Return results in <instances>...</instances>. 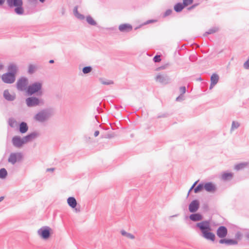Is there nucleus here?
<instances>
[{"mask_svg": "<svg viewBox=\"0 0 249 249\" xmlns=\"http://www.w3.org/2000/svg\"><path fill=\"white\" fill-rule=\"evenodd\" d=\"M6 2L8 6L10 8L15 7L14 12L18 15L31 14L35 12L36 6L29 5L28 2L27 5L25 6L26 13H24L22 0H6Z\"/></svg>", "mask_w": 249, "mask_h": 249, "instance_id": "1", "label": "nucleus"}, {"mask_svg": "<svg viewBox=\"0 0 249 249\" xmlns=\"http://www.w3.org/2000/svg\"><path fill=\"white\" fill-rule=\"evenodd\" d=\"M53 114V110L52 108H45L38 112L34 116V119L39 123H44L48 121Z\"/></svg>", "mask_w": 249, "mask_h": 249, "instance_id": "2", "label": "nucleus"}, {"mask_svg": "<svg viewBox=\"0 0 249 249\" xmlns=\"http://www.w3.org/2000/svg\"><path fill=\"white\" fill-rule=\"evenodd\" d=\"M42 84L39 82H36L28 86L26 92L28 95L32 96L36 93H42Z\"/></svg>", "mask_w": 249, "mask_h": 249, "instance_id": "3", "label": "nucleus"}, {"mask_svg": "<svg viewBox=\"0 0 249 249\" xmlns=\"http://www.w3.org/2000/svg\"><path fill=\"white\" fill-rule=\"evenodd\" d=\"M26 105L29 107H35L43 103L42 100L35 96L28 97L25 100Z\"/></svg>", "mask_w": 249, "mask_h": 249, "instance_id": "4", "label": "nucleus"}, {"mask_svg": "<svg viewBox=\"0 0 249 249\" xmlns=\"http://www.w3.org/2000/svg\"><path fill=\"white\" fill-rule=\"evenodd\" d=\"M196 226L200 230L202 234L204 232L212 230L210 221L208 220H204L197 223Z\"/></svg>", "mask_w": 249, "mask_h": 249, "instance_id": "5", "label": "nucleus"}, {"mask_svg": "<svg viewBox=\"0 0 249 249\" xmlns=\"http://www.w3.org/2000/svg\"><path fill=\"white\" fill-rule=\"evenodd\" d=\"M28 80L26 77H22L17 82V88L18 90L24 91L27 90Z\"/></svg>", "mask_w": 249, "mask_h": 249, "instance_id": "6", "label": "nucleus"}, {"mask_svg": "<svg viewBox=\"0 0 249 249\" xmlns=\"http://www.w3.org/2000/svg\"><path fill=\"white\" fill-rule=\"evenodd\" d=\"M23 158V155L20 152L11 153L8 158V161L14 165L17 162H19Z\"/></svg>", "mask_w": 249, "mask_h": 249, "instance_id": "7", "label": "nucleus"}, {"mask_svg": "<svg viewBox=\"0 0 249 249\" xmlns=\"http://www.w3.org/2000/svg\"><path fill=\"white\" fill-rule=\"evenodd\" d=\"M51 228L48 226H44L39 229L37 233L44 239L49 238L51 235Z\"/></svg>", "mask_w": 249, "mask_h": 249, "instance_id": "8", "label": "nucleus"}, {"mask_svg": "<svg viewBox=\"0 0 249 249\" xmlns=\"http://www.w3.org/2000/svg\"><path fill=\"white\" fill-rule=\"evenodd\" d=\"M12 142L13 145L17 148H20L22 147L24 144L26 143L25 140L24 139V137L21 138L18 136L13 137Z\"/></svg>", "mask_w": 249, "mask_h": 249, "instance_id": "9", "label": "nucleus"}, {"mask_svg": "<svg viewBox=\"0 0 249 249\" xmlns=\"http://www.w3.org/2000/svg\"><path fill=\"white\" fill-rule=\"evenodd\" d=\"M1 78L4 83L12 84L16 80V76L14 74H12L10 72H7L2 75Z\"/></svg>", "mask_w": 249, "mask_h": 249, "instance_id": "10", "label": "nucleus"}, {"mask_svg": "<svg viewBox=\"0 0 249 249\" xmlns=\"http://www.w3.org/2000/svg\"><path fill=\"white\" fill-rule=\"evenodd\" d=\"M156 81L163 84H167L170 81V79L168 76L166 74H158L155 77Z\"/></svg>", "mask_w": 249, "mask_h": 249, "instance_id": "11", "label": "nucleus"}, {"mask_svg": "<svg viewBox=\"0 0 249 249\" xmlns=\"http://www.w3.org/2000/svg\"><path fill=\"white\" fill-rule=\"evenodd\" d=\"M228 234L227 228L224 226H221L218 228L216 231L217 236L220 238H225Z\"/></svg>", "mask_w": 249, "mask_h": 249, "instance_id": "12", "label": "nucleus"}, {"mask_svg": "<svg viewBox=\"0 0 249 249\" xmlns=\"http://www.w3.org/2000/svg\"><path fill=\"white\" fill-rule=\"evenodd\" d=\"M199 207V202L197 200H193L189 205V210L191 213L196 212Z\"/></svg>", "mask_w": 249, "mask_h": 249, "instance_id": "13", "label": "nucleus"}, {"mask_svg": "<svg viewBox=\"0 0 249 249\" xmlns=\"http://www.w3.org/2000/svg\"><path fill=\"white\" fill-rule=\"evenodd\" d=\"M219 243L221 244H225L227 246L236 245L238 244L236 240L234 239L221 238L219 240Z\"/></svg>", "mask_w": 249, "mask_h": 249, "instance_id": "14", "label": "nucleus"}, {"mask_svg": "<svg viewBox=\"0 0 249 249\" xmlns=\"http://www.w3.org/2000/svg\"><path fill=\"white\" fill-rule=\"evenodd\" d=\"M3 97L8 101H13L16 98L15 93L10 94L8 89H5L3 91Z\"/></svg>", "mask_w": 249, "mask_h": 249, "instance_id": "15", "label": "nucleus"}, {"mask_svg": "<svg viewBox=\"0 0 249 249\" xmlns=\"http://www.w3.org/2000/svg\"><path fill=\"white\" fill-rule=\"evenodd\" d=\"M39 136V133L36 131H34L26 136L24 137V139L25 140L26 143L32 141L35 139Z\"/></svg>", "mask_w": 249, "mask_h": 249, "instance_id": "16", "label": "nucleus"}, {"mask_svg": "<svg viewBox=\"0 0 249 249\" xmlns=\"http://www.w3.org/2000/svg\"><path fill=\"white\" fill-rule=\"evenodd\" d=\"M119 30L121 32H129L132 30V26L128 23L122 24L119 25Z\"/></svg>", "mask_w": 249, "mask_h": 249, "instance_id": "17", "label": "nucleus"}, {"mask_svg": "<svg viewBox=\"0 0 249 249\" xmlns=\"http://www.w3.org/2000/svg\"><path fill=\"white\" fill-rule=\"evenodd\" d=\"M204 188L208 192H214L216 190L215 185L211 182L206 183L204 185Z\"/></svg>", "mask_w": 249, "mask_h": 249, "instance_id": "18", "label": "nucleus"}, {"mask_svg": "<svg viewBox=\"0 0 249 249\" xmlns=\"http://www.w3.org/2000/svg\"><path fill=\"white\" fill-rule=\"evenodd\" d=\"M211 231H208L204 232L202 234V236L207 240L214 242L215 239V235L213 233L211 232Z\"/></svg>", "mask_w": 249, "mask_h": 249, "instance_id": "19", "label": "nucleus"}, {"mask_svg": "<svg viewBox=\"0 0 249 249\" xmlns=\"http://www.w3.org/2000/svg\"><path fill=\"white\" fill-rule=\"evenodd\" d=\"M211 231H208L204 232L202 234V236L207 240L214 242L215 239V235L213 233L211 232Z\"/></svg>", "mask_w": 249, "mask_h": 249, "instance_id": "20", "label": "nucleus"}, {"mask_svg": "<svg viewBox=\"0 0 249 249\" xmlns=\"http://www.w3.org/2000/svg\"><path fill=\"white\" fill-rule=\"evenodd\" d=\"M219 76L216 73H213L211 76V84L210 89H212L218 82Z\"/></svg>", "mask_w": 249, "mask_h": 249, "instance_id": "21", "label": "nucleus"}, {"mask_svg": "<svg viewBox=\"0 0 249 249\" xmlns=\"http://www.w3.org/2000/svg\"><path fill=\"white\" fill-rule=\"evenodd\" d=\"M189 218L191 220L196 222L202 220L203 216L199 213H195L190 214Z\"/></svg>", "mask_w": 249, "mask_h": 249, "instance_id": "22", "label": "nucleus"}, {"mask_svg": "<svg viewBox=\"0 0 249 249\" xmlns=\"http://www.w3.org/2000/svg\"><path fill=\"white\" fill-rule=\"evenodd\" d=\"M28 128L27 124L24 122H21L19 124V131L22 134L26 133Z\"/></svg>", "mask_w": 249, "mask_h": 249, "instance_id": "23", "label": "nucleus"}, {"mask_svg": "<svg viewBox=\"0 0 249 249\" xmlns=\"http://www.w3.org/2000/svg\"><path fill=\"white\" fill-rule=\"evenodd\" d=\"M18 71L17 65L14 63L10 64L8 67V72H10L12 74L16 76Z\"/></svg>", "mask_w": 249, "mask_h": 249, "instance_id": "24", "label": "nucleus"}, {"mask_svg": "<svg viewBox=\"0 0 249 249\" xmlns=\"http://www.w3.org/2000/svg\"><path fill=\"white\" fill-rule=\"evenodd\" d=\"M233 174L232 173L224 172L222 174L221 178L224 181H229L232 179Z\"/></svg>", "mask_w": 249, "mask_h": 249, "instance_id": "25", "label": "nucleus"}, {"mask_svg": "<svg viewBox=\"0 0 249 249\" xmlns=\"http://www.w3.org/2000/svg\"><path fill=\"white\" fill-rule=\"evenodd\" d=\"M68 205L72 208H74L77 205V201L74 197H69L67 199Z\"/></svg>", "mask_w": 249, "mask_h": 249, "instance_id": "26", "label": "nucleus"}, {"mask_svg": "<svg viewBox=\"0 0 249 249\" xmlns=\"http://www.w3.org/2000/svg\"><path fill=\"white\" fill-rule=\"evenodd\" d=\"M184 4L181 2H178L174 5V10L178 13L180 12L185 7Z\"/></svg>", "mask_w": 249, "mask_h": 249, "instance_id": "27", "label": "nucleus"}, {"mask_svg": "<svg viewBox=\"0 0 249 249\" xmlns=\"http://www.w3.org/2000/svg\"><path fill=\"white\" fill-rule=\"evenodd\" d=\"M248 165V162H241V163H239L238 164H236L235 166H234V169L237 170V171H239L240 170H242L244 168H245V167H246Z\"/></svg>", "mask_w": 249, "mask_h": 249, "instance_id": "28", "label": "nucleus"}, {"mask_svg": "<svg viewBox=\"0 0 249 249\" xmlns=\"http://www.w3.org/2000/svg\"><path fill=\"white\" fill-rule=\"evenodd\" d=\"M86 20L87 22L90 25L96 26L97 25L96 22L90 16H88L87 17Z\"/></svg>", "mask_w": 249, "mask_h": 249, "instance_id": "29", "label": "nucleus"}, {"mask_svg": "<svg viewBox=\"0 0 249 249\" xmlns=\"http://www.w3.org/2000/svg\"><path fill=\"white\" fill-rule=\"evenodd\" d=\"M7 176V172L6 170L4 168H1L0 169V178H5Z\"/></svg>", "mask_w": 249, "mask_h": 249, "instance_id": "30", "label": "nucleus"}, {"mask_svg": "<svg viewBox=\"0 0 249 249\" xmlns=\"http://www.w3.org/2000/svg\"><path fill=\"white\" fill-rule=\"evenodd\" d=\"M121 232V234L123 236H125L128 238L133 239H134V238H135L133 234H132L130 233H128L124 230H122Z\"/></svg>", "mask_w": 249, "mask_h": 249, "instance_id": "31", "label": "nucleus"}, {"mask_svg": "<svg viewBox=\"0 0 249 249\" xmlns=\"http://www.w3.org/2000/svg\"><path fill=\"white\" fill-rule=\"evenodd\" d=\"M218 28H216V27L211 28L210 29H209L208 31L206 32L204 35L205 36V35L213 34V33H215L216 32H217L218 31Z\"/></svg>", "mask_w": 249, "mask_h": 249, "instance_id": "32", "label": "nucleus"}, {"mask_svg": "<svg viewBox=\"0 0 249 249\" xmlns=\"http://www.w3.org/2000/svg\"><path fill=\"white\" fill-rule=\"evenodd\" d=\"M204 188V185L202 183H200L194 189V192L195 193H198L201 191Z\"/></svg>", "mask_w": 249, "mask_h": 249, "instance_id": "33", "label": "nucleus"}, {"mask_svg": "<svg viewBox=\"0 0 249 249\" xmlns=\"http://www.w3.org/2000/svg\"><path fill=\"white\" fill-rule=\"evenodd\" d=\"M92 69L91 66H86L83 68L82 71L84 74H87L90 72Z\"/></svg>", "mask_w": 249, "mask_h": 249, "instance_id": "34", "label": "nucleus"}, {"mask_svg": "<svg viewBox=\"0 0 249 249\" xmlns=\"http://www.w3.org/2000/svg\"><path fill=\"white\" fill-rule=\"evenodd\" d=\"M240 126V124L237 122H235V121H233L232 122V124H231V131L234 129H236L237 128H238Z\"/></svg>", "mask_w": 249, "mask_h": 249, "instance_id": "35", "label": "nucleus"}, {"mask_svg": "<svg viewBox=\"0 0 249 249\" xmlns=\"http://www.w3.org/2000/svg\"><path fill=\"white\" fill-rule=\"evenodd\" d=\"M35 69L36 67L34 65L31 64L29 66L28 72L30 74H33L35 72Z\"/></svg>", "mask_w": 249, "mask_h": 249, "instance_id": "36", "label": "nucleus"}, {"mask_svg": "<svg viewBox=\"0 0 249 249\" xmlns=\"http://www.w3.org/2000/svg\"><path fill=\"white\" fill-rule=\"evenodd\" d=\"M100 81L102 84H103L104 85H109L110 84H112L113 83V81L111 80L105 81V80H104V79H103L102 78L100 79Z\"/></svg>", "mask_w": 249, "mask_h": 249, "instance_id": "37", "label": "nucleus"}, {"mask_svg": "<svg viewBox=\"0 0 249 249\" xmlns=\"http://www.w3.org/2000/svg\"><path fill=\"white\" fill-rule=\"evenodd\" d=\"M194 0H183V4L185 7L192 4Z\"/></svg>", "mask_w": 249, "mask_h": 249, "instance_id": "38", "label": "nucleus"}, {"mask_svg": "<svg viewBox=\"0 0 249 249\" xmlns=\"http://www.w3.org/2000/svg\"><path fill=\"white\" fill-rule=\"evenodd\" d=\"M153 61L156 62H160L161 61L160 56V55H156L153 58Z\"/></svg>", "mask_w": 249, "mask_h": 249, "instance_id": "39", "label": "nucleus"}, {"mask_svg": "<svg viewBox=\"0 0 249 249\" xmlns=\"http://www.w3.org/2000/svg\"><path fill=\"white\" fill-rule=\"evenodd\" d=\"M29 5H32L34 6H36V4L37 2V0H28Z\"/></svg>", "mask_w": 249, "mask_h": 249, "instance_id": "40", "label": "nucleus"}, {"mask_svg": "<svg viewBox=\"0 0 249 249\" xmlns=\"http://www.w3.org/2000/svg\"><path fill=\"white\" fill-rule=\"evenodd\" d=\"M172 13V9H167L166 10V11L164 12L163 17H166L167 16H168L170 15Z\"/></svg>", "mask_w": 249, "mask_h": 249, "instance_id": "41", "label": "nucleus"}, {"mask_svg": "<svg viewBox=\"0 0 249 249\" xmlns=\"http://www.w3.org/2000/svg\"><path fill=\"white\" fill-rule=\"evenodd\" d=\"M186 90V87L185 86H182V87H180L179 91L180 92V95H183V94L185 93Z\"/></svg>", "mask_w": 249, "mask_h": 249, "instance_id": "42", "label": "nucleus"}, {"mask_svg": "<svg viewBox=\"0 0 249 249\" xmlns=\"http://www.w3.org/2000/svg\"><path fill=\"white\" fill-rule=\"evenodd\" d=\"M244 67L247 70L249 69V58L244 63Z\"/></svg>", "mask_w": 249, "mask_h": 249, "instance_id": "43", "label": "nucleus"}, {"mask_svg": "<svg viewBox=\"0 0 249 249\" xmlns=\"http://www.w3.org/2000/svg\"><path fill=\"white\" fill-rule=\"evenodd\" d=\"M184 99V96L180 94L179 96H178V97H177L176 101L179 102V101H183Z\"/></svg>", "mask_w": 249, "mask_h": 249, "instance_id": "44", "label": "nucleus"}, {"mask_svg": "<svg viewBox=\"0 0 249 249\" xmlns=\"http://www.w3.org/2000/svg\"><path fill=\"white\" fill-rule=\"evenodd\" d=\"M76 18L80 20H83L85 19V16L81 14H79V15L76 17Z\"/></svg>", "mask_w": 249, "mask_h": 249, "instance_id": "45", "label": "nucleus"}, {"mask_svg": "<svg viewBox=\"0 0 249 249\" xmlns=\"http://www.w3.org/2000/svg\"><path fill=\"white\" fill-rule=\"evenodd\" d=\"M197 5H198V4H197V3L194 4L192 5V6L189 7L187 8V10L188 11H190V10L193 9L194 8H195Z\"/></svg>", "mask_w": 249, "mask_h": 249, "instance_id": "46", "label": "nucleus"}, {"mask_svg": "<svg viewBox=\"0 0 249 249\" xmlns=\"http://www.w3.org/2000/svg\"><path fill=\"white\" fill-rule=\"evenodd\" d=\"M198 182V181H196L194 183V184L192 186V187H191V188L190 189L188 193V194H187V196H189V194L190 193V192L192 191V190L194 188V187H195V186L197 182Z\"/></svg>", "mask_w": 249, "mask_h": 249, "instance_id": "47", "label": "nucleus"}, {"mask_svg": "<svg viewBox=\"0 0 249 249\" xmlns=\"http://www.w3.org/2000/svg\"><path fill=\"white\" fill-rule=\"evenodd\" d=\"M78 12V7H77V6H75L74 7V9H73V14H74V15H75V14H76Z\"/></svg>", "mask_w": 249, "mask_h": 249, "instance_id": "48", "label": "nucleus"}, {"mask_svg": "<svg viewBox=\"0 0 249 249\" xmlns=\"http://www.w3.org/2000/svg\"><path fill=\"white\" fill-rule=\"evenodd\" d=\"M99 134V131L98 130H96L94 132V136L96 137L98 136Z\"/></svg>", "mask_w": 249, "mask_h": 249, "instance_id": "49", "label": "nucleus"}, {"mask_svg": "<svg viewBox=\"0 0 249 249\" xmlns=\"http://www.w3.org/2000/svg\"><path fill=\"white\" fill-rule=\"evenodd\" d=\"M13 123H14V122H13L12 120H11V119H10V120L9 121V125L11 126V127H13Z\"/></svg>", "mask_w": 249, "mask_h": 249, "instance_id": "50", "label": "nucleus"}, {"mask_svg": "<svg viewBox=\"0 0 249 249\" xmlns=\"http://www.w3.org/2000/svg\"><path fill=\"white\" fill-rule=\"evenodd\" d=\"M245 236L249 240V231L245 233Z\"/></svg>", "mask_w": 249, "mask_h": 249, "instance_id": "51", "label": "nucleus"}, {"mask_svg": "<svg viewBox=\"0 0 249 249\" xmlns=\"http://www.w3.org/2000/svg\"><path fill=\"white\" fill-rule=\"evenodd\" d=\"M54 170V168H51L47 169V171H53Z\"/></svg>", "mask_w": 249, "mask_h": 249, "instance_id": "52", "label": "nucleus"}, {"mask_svg": "<svg viewBox=\"0 0 249 249\" xmlns=\"http://www.w3.org/2000/svg\"><path fill=\"white\" fill-rule=\"evenodd\" d=\"M5 2V0H0V6L2 5Z\"/></svg>", "mask_w": 249, "mask_h": 249, "instance_id": "53", "label": "nucleus"}, {"mask_svg": "<svg viewBox=\"0 0 249 249\" xmlns=\"http://www.w3.org/2000/svg\"><path fill=\"white\" fill-rule=\"evenodd\" d=\"M167 115L166 114H163V115H161V116H158V118H161V117H167Z\"/></svg>", "mask_w": 249, "mask_h": 249, "instance_id": "54", "label": "nucleus"}, {"mask_svg": "<svg viewBox=\"0 0 249 249\" xmlns=\"http://www.w3.org/2000/svg\"><path fill=\"white\" fill-rule=\"evenodd\" d=\"M154 21V20H149L147 21L146 23H152Z\"/></svg>", "mask_w": 249, "mask_h": 249, "instance_id": "55", "label": "nucleus"}, {"mask_svg": "<svg viewBox=\"0 0 249 249\" xmlns=\"http://www.w3.org/2000/svg\"><path fill=\"white\" fill-rule=\"evenodd\" d=\"M4 198V196H0V202L3 200Z\"/></svg>", "mask_w": 249, "mask_h": 249, "instance_id": "56", "label": "nucleus"}, {"mask_svg": "<svg viewBox=\"0 0 249 249\" xmlns=\"http://www.w3.org/2000/svg\"><path fill=\"white\" fill-rule=\"evenodd\" d=\"M49 63H51V64H53L54 63V60H50L49 61Z\"/></svg>", "mask_w": 249, "mask_h": 249, "instance_id": "57", "label": "nucleus"}, {"mask_svg": "<svg viewBox=\"0 0 249 249\" xmlns=\"http://www.w3.org/2000/svg\"><path fill=\"white\" fill-rule=\"evenodd\" d=\"M3 65L0 63V70H1L3 68Z\"/></svg>", "mask_w": 249, "mask_h": 249, "instance_id": "58", "label": "nucleus"}, {"mask_svg": "<svg viewBox=\"0 0 249 249\" xmlns=\"http://www.w3.org/2000/svg\"><path fill=\"white\" fill-rule=\"evenodd\" d=\"M40 2H41V3H43L45 0H39Z\"/></svg>", "mask_w": 249, "mask_h": 249, "instance_id": "59", "label": "nucleus"}, {"mask_svg": "<svg viewBox=\"0 0 249 249\" xmlns=\"http://www.w3.org/2000/svg\"><path fill=\"white\" fill-rule=\"evenodd\" d=\"M79 12H78V13H77L76 14H75L74 15V16L76 17L79 15Z\"/></svg>", "mask_w": 249, "mask_h": 249, "instance_id": "60", "label": "nucleus"}, {"mask_svg": "<svg viewBox=\"0 0 249 249\" xmlns=\"http://www.w3.org/2000/svg\"><path fill=\"white\" fill-rule=\"evenodd\" d=\"M198 80H201V77H200L199 78H198Z\"/></svg>", "mask_w": 249, "mask_h": 249, "instance_id": "61", "label": "nucleus"}]
</instances>
